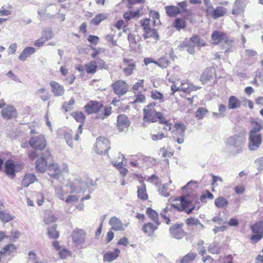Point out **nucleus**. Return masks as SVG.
Returning a JSON list of instances; mask_svg holds the SVG:
<instances>
[{
	"instance_id": "45",
	"label": "nucleus",
	"mask_w": 263,
	"mask_h": 263,
	"mask_svg": "<svg viewBox=\"0 0 263 263\" xmlns=\"http://www.w3.org/2000/svg\"><path fill=\"white\" fill-rule=\"evenodd\" d=\"M161 127L160 126L156 127L155 130L156 132H158L157 134H153L151 135L152 139L154 141H157L159 140H161L166 136L165 135L166 133L164 132H158Z\"/></svg>"
},
{
	"instance_id": "39",
	"label": "nucleus",
	"mask_w": 263,
	"mask_h": 263,
	"mask_svg": "<svg viewBox=\"0 0 263 263\" xmlns=\"http://www.w3.org/2000/svg\"><path fill=\"white\" fill-rule=\"evenodd\" d=\"M175 130L173 131L176 135H184L186 130L185 125L181 122H176L174 124Z\"/></svg>"
},
{
	"instance_id": "41",
	"label": "nucleus",
	"mask_w": 263,
	"mask_h": 263,
	"mask_svg": "<svg viewBox=\"0 0 263 263\" xmlns=\"http://www.w3.org/2000/svg\"><path fill=\"white\" fill-rule=\"evenodd\" d=\"M174 27L178 30L186 28V22L183 18L178 17L176 18L173 23Z\"/></svg>"
},
{
	"instance_id": "1",
	"label": "nucleus",
	"mask_w": 263,
	"mask_h": 263,
	"mask_svg": "<svg viewBox=\"0 0 263 263\" xmlns=\"http://www.w3.org/2000/svg\"><path fill=\"white\" fill-rule=\"evenodd\" d=\"M85 111L88 115L96 114L102 119L109 116L111 113V107H104L101 102L90 101L84 107Z\"/></svg>"
},
{
	"instance_id": "27",
	"label": "nucleus",
	"mask_w": 263,
	"mask_h": 263,
	"mask_svg": "<svg viewBox=\"0 0 263 263\" xmlns=\"http://www.w3.org/2000/svg\"><path fill=\"white\" fill-rule=\"evenodd\" d=\"M245 4L243 0H235L232 13L234 15H238L244 11Z\"/></svg>"
},
{
	"instance_id": "13",
	"label": "nucleus",
	"mask_w": 263,
	"mask_h": 263,
	"mask_svg": "<svg viewBox=\"0 0 263 263\" xmlns=\"http://www.w3.org/2000/svg\"><path fill=\"white\" fill-rule=\"evenodd\" d=\"M29 144L33 148L42 151L46 147L47 142L45 136L39 134L31 137L29 141Z\"/></svg>"
},
{
	"instance_id": "20",
	"label": "nucleus",
	"mask_w": 263,
	"mask_h": 263,
	"mask_svg": "<svg viewBox=\"0 0 263 263\" xmlns=\"http://www.w3.org/2000/svg\"><path fill=\"white\" fill-rule=\"evenodd\" d=\"M130 125V121L125 115H120L117 117L116 126L120 132L127 130Z\"/></svg>"
},
{
	"instance_id": "24",
	"label": "nucleus",
	"mask_w": 263,
	"mask_h": 263,
	"mask_svg": "<svg viewBox=\"0 0 263 263\" xmlns=\"http://www.w3.org/2000/svg\"><path fill=\"white\" fill-rule=\"evenodd\" d=\"M139 181L141 184L137 186V197L142 201H146L148 198L146 184L142 180H140Z\"/></svg>"
},
{
	"instance_id": "47",
	"label": "nucleus",
	"mask_w": 263,
	"mask_h": 263,
	"mask_svg": "<svg viewBox=\"0 0 263 263\" xmlns=\"http://www.w3.org/2000/svg\"><path fill=\"white\" fill-rule=\"evenodd\" d=\"M144 82V80H139L137 82L134 84L132 89L135 94L138 92H141V90L143 89Z\"/></svg>"
},
{
	"instance_id": "58",
	"label": "nucleus",
	"mask_w": 263,
	"mask_h": 263,
	"mask_svg": "<svg viewBox=\"0 0 263 263\" xmlns=\"http://www.w3.org/2000/svg\"><path fill=\"white\" fill-rule=\"evenodd\" d=\"M3 253L10 254L11 253L14 252L15 250V247L13 244H9L6 246L3 249Z\"/></svg>"
},
{
	"instance_id": "36",
	"label": "nucleus",
	"mask_w": 263,
	"mask_h": 263,
	"mask_svg": "<svg viewBox=\"0 0 263 263\" xmlns=\"http://www.w3.org/2000/svg\"><path fill=\"white\" fill-rule=\"evenodd\" d=\"M57 218L49 211H46L43 216V222L46 225H49L55 222Z\"/></svg>"
},
{
	"instance_id": "50",
	"label": "nucleus",
	"mask_w": 263,
	"mask_h": 263,
	"mask_svg": "<svg viewBox=\"0 0 263 263\" xmlns=\"http://www.w3.org/2000/svg\"><path fill=\"white\" fill-rule=\"evenodd\" d=\"M208 112L206 108L199 107L195 112V117L198 120L202 119Z\"/></svg>"
},
{
	"instance_id": "37",
	"label": "nucleus",
	"mask_w": 263,
	"mask_h": 263,
	"mask_svg": "<svg viewBox=\"0 0 263 263\" xmlns=\"http://www.w3.org/2000/svg\"><path fill=\"white\" fill-rule=\"evenodd\" d=\"M181 46L182 47L186 48L187 51L190 53L193 54L194 53L195 46L191 37L190 39H185L181 43Z\"/></svg>"
},
{
	"instance_id": "3",
	"label": "nucleus",
	"mask_w": 263,
	"mask_h": 263,
	"mask_svg": "<svg viewBox=\"0 0 263 263\" xmlns=\"http://www.w3.org/2000/svg\"><path fill=\"white\" fill-rule=\"evenodd\" d=\"M188 198V196L176 198L173 200L171 206L178 211H184L187 214H190L194 210L195 207L192 205L191 208H188L190 206L192 202L194 201V199H196V197L193 195L192 200L187 199Z\"/></svg>"
},
{
	"instance_id": "59",
	"label": "nucleus",
	"mask_w": 263,
	"mask_h": 263,
	"mask_svg": "<svg viewBox=\"0 0 263 263\" xmlns=\"http://www.w3.org/2000/svg\"><path fill=\"white\" fill-rule=\"evenodd\" d=\"M198 186V182L196 181L191 180L189 181L186 185L184 186L182 189V190H193L194 189L197 188Z\"/></svg>"
},
{
	"instance_id": "11",
	"label": "nucleus",
	"mask_w": 263,
	"mask_h": 263,
	"mask_svg": "<svg viewBox=\"0 0 263 263\" xmlns=\"http://www.w3.org/2000/svg\"><path fill=\"white\" fill-rule=\"evenodd\" d=\"M23 167L22 163L7 160L5 163V172L9 177L12 178L15 176V173L22 171Z\"/></svg>"
},
{
	"instance_id": "9",
	"label": "nucleus",
	"mask_w": 263,
	"mask_h": 263,
	"mask_svg": "<svg viewBox=\"0 0 263 263\" xmlns=\"http://www.w3.org/2000/svg\"><path fill=\"white\" fill-rule=\"evenodd\" d=\"M204 12L207 18L216 20L224 16L227 13V9L222 6H217L215 8L210 6L208 9H204Z\"/></svg>"
},
{
	"instance_id": "64",
	"label": "nucleus",
	"mask_w": 263,
	"mask_h": 263,
	"mask_svg": "<svg viewBox=\"0 0 263 263\" xmlns=\"http://www.w3.org/2000/svg\"><path fill=\"white\" fill-rule=\"evenodd\" d=\"M255 163L259 171H263V157L257 159Z\"/></svg>"
},
{
	"instance_id": "25",
	"label": "nucleus",
	"mask_w": 263,
	"mask_h": 263,
	"mask_svg": "<svg viewBox=\"0 0 263 263\" xmlns=\"http://www.w3.org/2000/svg\"><path fill=\"white\" fill-rule=\"evenodd\" d=\"M1 114L2 117L6 119L15 118L17 116L16 110L12 106H8L3 109Z\"/></svg>"
},
{
	"instance_id": "30",
	"label": "nucleus",
	"mask_w": 263,
	"mask_h": 263,
	"mask_svg": "<svg viewBox=\"0 0 263 263\" xmlns=\"http://www.w3.org/2000/svg\"><path fill=\"white\" fill-rule=\"evenodd\" d=\"M51 87V90L53 93L57 96H61L64 93V88L63 86L60 85L58 83L52 81L50 83Z\"/></svg>"
},
{
	"instance_id": "16",
	"label": "nucleus",
	"mask_w": 263,
	"mask_h": 263,
	"mask_svg": "<svg viewBox=\"0 0 263 263\" xmlns=\"http://www.w3.org/2000/svg\"><path fill=\"white\" fill-rule=\"evenodd\" d=\"M249 147L251 151L258 148L262 143V137L261 134H249Z\"/></svg>"
},
{
	"instance_id": "34",
	"label": "nucleus",
	"mask_w": 263,
	"mask_h": 263,
	"mask_svg": "<svg viewBox=\"0 0 263 263\" xmlns=\"http://www.w3.org/2000/svg\"><path fill=\"white\" fill-rule=\"evenodd\" d=\"M35 52V49L33 47H28L25 48L20 53L18 59L22 61H25L27 58Z\"/></svg>"
},
{
	"instance_id": "54",
	"label": "nucleus",
	"mask_w": 263,
	"mask_h": 263,
	"mask_svg": "<svg viewBox=\"0 0 263 263\" xmlns=\"http://www.w3.org/2000/svg\"><path fill=\"white\" fill-rule=\"evenodd\" d=\"M192 41L193 42L194 46L196 45L198 46L202 47L205 45L204 41L197 35H194L191 37Z\"/></svg>"
},
{
	"instance_id": "28",
	"label": "nucleus",
	"mask_w": 263,
	"mask_h": 263,
	"mask_svg": "<svg viewBox=\"0 0 263 263\" xmlns=\"http://www.w3.org/2000/svg\"><path fill=\"white\" fill-rule=\"evenodd\" d=\"M48 171L49 175L52 178L58 177L62 173L58 164L56 163L50 164L48 166Z\"/></svg>"
},
{
	"instance_id": "42",
	"label": "nucleus",
	"mask_w": 263,
	"mask_h": 263,
	"mask_svg": "<svg viewBox=\"0 0 263 263\" xmlns=\"http://www.w3.org/2000/svg\"><path fill=\"white\" fill-rule=\"evenodd\" d=\"M251 129L249 134H260L259 132L262 129V126L260 123L256 121H252L251 122Z\"/></svg>"
},
{
	"instance_id": "29",
	"label": "nucleus",
	"mask_w": 263,
	"mask_h": 263,
	"mask_svg": "<svg viewBox=\"0 0 263 263\" xmlns=\"http://www.w3.org/2000/svg\"><path fill=\"white\" fill-rule=\"evenodd\" d=\"M241 105V101L236 96H231L229 98L228 106L229 109H234L240 108Z\"/></svg>"
},
{
	"instance_id": "43",
	"label": "nucleus",
	"mask_w": 263,
	"mask_h": 263,
	"mask_svg": "<svg viewBox=\"0 0 263 263\" xmlns=\"http://www.w3.org/2000/svg\"><path fill=\"white\" fill-rule=\"evenodd\" d=\"M216 206L218 208H224L228 205V200L222 196H219L214 201Z\"/></svg>"
},
{
	"instance_id": "17",
	"label": "nucleus",
	"mask_w": 263,
	"mask_h": 263,
	"mask_svg": "<svg viewBox=\"0 0 263 263\" xmlns=\"http://www.w3.org/2000/svg\"><path fill=\"white\" fill-rule=\"evenodd\" d=\"M216 77V69L213 67L206 68L201 74L200 81L205 84Z\"/></svg>"
},
{
	"instance_id": "49",
	"label": "nucleus",
	"mask_w": 263,
	"mask_h": 263,
	"mask_svg": "<svg viewBox=\"0 0 263 263\" xmlns=\"http://www.w3.org/2000/svg\"><path fill=\"white\" fill-rule=\"evenodd\" d=\"M106 18V16L104 14L99 13L91 20L90 23L92 25H98Z\"/></svg>"
},
{
	"instance_id": "21",
	"label": "nucleus",
	"mask_w": 263,
	"mask_h": 263,
	"mask_svg": "<svg viewBox=\"0 0 263 263\" xmlns=\"http://www.w3.org/2000/svg\"><path fill=\"white\" fill-rule=\"evenodd\" d=\"M183 224H174L170 227V233L173 237L176 239L182 238L185 234L184 230L182 229Z\"/></svg>"
},
{
	"instance_id": "15",
	"label": "nucleus",
	"mask_w": 263,
	"mask_h": 263,
	"mask_svg": "<svg viewBox=\"0 0 263 263\" xmlns=\"http://www.w3.org/2000/svg\"><path fill=\"white\" fill-rule=\"evenodd\" d=\"M51 156L50 152L48 149L43 152L36 161V168L37 170L41 173H44L47 170V161L46 160Z\"/></svg>"
},
{
	"instance_id": "53",
	"label": "nucleus",
	"mask_w": 263,
	"mask_h": 263,
	"mask_svg": "<svg viewBox=\"0 0 263 263\" xmlns=\"http://www.w3.org/2000/svg\"><path fill=\"white\" fill-rule=\"evenodd\" d=\"M149 17L153 19L154 26L156 25V24L160 23V15L158 12L154 10H151L149 12Z\"/></svg>"
},
{
	"instance_id": "57",
	"label": "nucleus",
	"mask_w": 263,
	"mask_h": 263,
	"mask_svg": "<svg viewBox=\"0 0 263 263\" xmlns=\"http://www.w3.org/2000/svg\"><path fill=\"white\" fill-rule=\"evenodd\" d=\"M73 118L80 123H83L85 120V116L82 112H76L72 114Z\"/></svg>"
},
{
	"instance_id": "22",
	"label": "nucleus",
	"mask_w": 263,
	"mask_h": 263,
	"mask_svg": "<svg viewBox=\"0 0 263 263\" xmlns=\"http://www.w3.org/2000/svg\"><path fill=\"white\" fill-rule=\"evenodd\" d=\"M109 224L111 226V230L123 231L125 230V226L119 218L117 217H111L109 219Z\"/></svg>"
},
{
	"instance_id": "14",
	"label": "nucleus",
	"mask_w": 263,
	"mask_h": 263,
	"mask_svg": "<svg viewBox=\"0 0 263 263\" xmlns=\"http://www.w3.org/2000/svg\"><path fill=\"white\" fill-rule=\"evenodd\" d=\"M111 88L114 92L120 97L127 93L129 86L123 80H117L111 84Z\"/></svg>"
},
{
	"instance_id": "44",
	"label": "nucleus",
	"mask_w": 263,
	"mask_h": 263,
	"mask_svg": "<svg viewBox=\"0 0 263 263\" xmlns=\"http://www.w3.org/2000/svg\"><path fill=\"white\" fill-rule=\"evenodd\" d=\"M156 65L161 68H166L170 65V61L167 57H162L157 61Z\"/></svg>"
},
{
	"instance_id": "7",
	"label": "nucleus",
	"mask_w": 263,
	"mask_h": 263,
	"mask_svg": "<svg viewBox=\"0 0 263 263\" xmlns=\"http://www.w3.org/2000/svg\"><path fill=\"white\" fill-rule=\"evenodd\" d=\"M155 103L147 105L143 110L144 120L145 122H156L160 119L163 114L157 112L155 109Z\"/></svg>"
},
{
	"instance_id": "32",
	"label": "nucleus",
	"mask_w": 263,
	"mask_h": 263,
	"mask_svg": "<svg viewBox=\"0 0 263 263\" xmlns=\"http://www.w3.org/2000/svg\"><path fill=\"white\" fill-rule=\"evenodd\" d=\"M36 180L35 174L32 173L26 174L23 179L22 184L24 187L28 186L30 184L34 183Z\"/></svg>"
},
{
	"instance_id": "18",
	"label": "nucleus",
	"mask_w": 263,
	"mask_h": 263,
	"mask_svg": "<svg viewBox=\"0 0 263 263\" xmlns=\"http://www.w3.org/2000/svg\"><path fill=\"white\" fill-rule=\"evenodd\" d=\"M85 232L81 229H75L71 234L73 242L76 246H80L83 244L85 241Z\"/></svg>"
},
{
	"instance_id": "48",
	"label": "nucleus",
	"mask_w": 263,
	"mask_h": 263,
	"mask_svg": "<svg viewBox=\"0 0 263 263\" xmlns=\"http://www.w3.org/2000/svg\"><path fill=\"white\" fill-rule=\"evenodd\" d=\"M151 97L153 100H159L160 102H162L164 101L163 95L157 90H154L151 91Z\"/></svg>"
},
{
	"instance_id": "38",
	"label": "nucleus",
	"mask_w": 263,
	"mask_h": 263,
	"mask_svg": "<svg viewBox=\"0 0 263 263\" xmlns=\"http://www.w3.org/2000/svg\"><path fill=\"white\" fill-rule=\"evenodd\" d=\"M197 254L195 252H190L186 255H185L180 260V263H189L192 261H194L196 257Z\"/></svg>"
},
{
	"instance_id": "40",
	"label": "nucleus",
	"mask_w": 263,
	"mask_h": 263,
	"mask_svg": "<svg viewBox=\"0 0 263 263\" xmlns=\"http://www.w3.org/2000/svg\"><path fill=\"white\" fill-rule=\"evenodd\" d=\"M119 157L121 158V161L114 163V166L117 168L122 176H124L127 174L128 170L123 166L122 160L124 158V156L123 155H121Z\"/></svg>"
},
{
	"instance_id": "2",
	"label": "nucleus",
	"mask_w": 263,
	"mask_h": 263,
	"mask_svg": "<svg viewBox=\"0 0 263 263\" xmlns=\"http://www.w3.org/2000/svg\"><path fill=\"white\" fill-rule=\"evenodd\" d=\"M151 19L144 18L140 21V26L143 31V36L147 43H156L159 39V35L154 28L151 26Z\"/></svg>"
},
{
	"instance_id": "5",
	"label": "nucleus",
	"mask_w": 263,
	"mask_h": 263,
	"mask_svg": "<svg viewBox=\"0 0 263 263\" xmlns=\"http://www.w3.org/2000/svg\"><path fill=\"white\" fill-rule=\"evenodd\" d=\"M178 6H167L165 7L166 14L169 17H175L181 13H185V18L192 15L190 10L187 9V3L185 1L178 3Z\"/></svg>"
},
{
	"instance_id": "19",
	"label": "nucleus",
	"mask_w": 263,
	"mask_h": 263,
	"mask_svg": "<svg viewBox=\"0 0 263 263\" xmlns=\"http://www.w3.org/2000/svg\"><path fill=\"white\" fill-rule=\"evenodd\" d=\"M123 71L126 76L132 75L136 69V64L132 59L124 58L123 60Z\"/></svg>"
},
{
	"instance_id": "31",
	"label": "nucleus",
	"mask_w": 263,
	"mask_h": 263,
	"mask_svg": "<svg viewBox=\"0 0 263 263\" xmlns=\"http://www.w3.org/2000/svg\"><path fill=\"white\" fill-rule=\"evenodd\" d=\"M127 40L130 49L133 51H136L140 48V44L136 39L135 35L130 33L127 35Z\"/></svg>"
},
{
	"instance_id": "8",
	"label": "nucleus",
	"mask_w": 263,
	"mask_h": 263,
	"mask_svg": "<svg viewBox=\"0 0 263 263\" xmlns=\"http://www.w3.org/2000/svg\"><path fill=\"white\" fill-rule=\"evenodd\" d=\"M253 235L250 237L252 243H256L263 238V220L256 221L250 226Z\"/></svg>"
},
{
	"instance_id": "51",
	"label": "nucleus",
	"mask_w": 263,
	"mask_h": 263,
	"mask_svg": "<svg viewBox=\"0 0 263 263\" xmlns=\"http://www.w3.org/2000/svg\"><path fill=\"white\" fill-rule=\"evenodd\" d=\"M48 235L49 238L51 239H56L59 237V232L56 230V226L54 225L52 227L48 229Z\"/></svg>"
},
{
	"instance_id": "4",
	"label": "nucleus",
	"mask_w": 263,
	"mask_h": 263,
	"mask_svg": "<svg viewBox=\"0 0 263 263\" xmlns=\"http://www.w3.org/2000/svg\"><path fill=\"white\" fill-rule=\"evenodd\" d=\"M211 41L212 44L214 45H219L221 43L227 44L228 47L224 51L225 53L232 51L234 41L230 39L224 32L218 30L214 31L211 34Z\"/></svg>"
},
{
	"instance_id": "56",
	"label": "nucleus",
	"mask_w": 263,
	"mask_h": 263,
	"mask_svg": "<svg viewBox=\"0 0 263 263\" xmlns=\"http://www.w3.org/2000/svg\"><path fill=\"white\" fill-rule=\"evenodd\" d=\"M136 95L135 99L130 103L135 104L136 103H143L146 100V98L144 95L142 94L141 92H137Z\"/></svg>"
},
{
	"instance_id": "35",
	"label": "nucleus",
	"mask_w": 263,
	"mask_h": 263,
	"mask_svg": "<svg viewBox=\"0 0 263 263\" xmlns=\"http://www.w3.org/2000/svg\"><path fill=\"white\" fill-rule=\"evenodd\" d=\"M146 214L148 218L153 220L154 223L157 224V225H159L160 224L159 220L158 214L156 211L151 208H148L146 209Z\"/></svg>"
},
{
	"instance_id": "6",
	"label": "nucleus",
	"mask_w": 263,
	"mask_h": 263,
	"mask_svg": "<svg viewBox=\"0 0 263 263\" xmlns=\"http://www.w3.org/2000/svg\"><path fill=\"white\" fill-rule=\"evenodd\" d=\"M201 87L194 85L188 79L181 81L179 86H177L175 83H173L171 86L172 94L174 95L177 91L182 92L185 94H190L193 91H196Z\"/></svg>"
},
{
	"instance_id": "46",
	"label": "nucleus",
	"mask_w": 263,
	"mask_h": 263,
	"mask_svg": "<svg viewBox=\"0 0 263 263\" xmlns=\"http://www.w3.org/2000/svg\"><path fill=\"white\" fill-rule=\"evenodd\" d=\"M140 10H137L136 11H127L123 14V17L125 20L128 21L133 18L139 17L140 16Z\"/></svg>"
},
{
	"instance_id": "62",
	"label": "nucleus",
	"mask_w": 263,
	"mask_h": 263,
	"mask_svg": "<svg viewBox=\"0 0 263 263\" xmlns=\"http://www.w3.org/2000/svg\"><path fill=\"white\" fill-rule=\"evenodd\" d=\"M198 223L199 220L192 217H189L185 221V223L189 226L197 225Z\"/></svg>"
},
{
	"instance_id": "55",
	"label": "nucleus",
	"mask_w": 263,
	"mask_h": 263,
	"mask_svg": "<svg viewBox=\"0 0 263 263\" xmlns=\"http://www.w3.org/2000/svg\"><path fill=\"white\" fill-rule=\"evenodd\" d=\"M171 74L173 79L179 80L180 79V76L181 74V69L178 66L175 67L173 68Z\"/></svg>"
},
{
	"instance_id": "23",
	"label": "nucleus",
	"mask_w": 263,
	"mask_h": 263,
	"mask_svg": "<svg viewBox=\"0 0 263 263\" xmlns=\"http://www.w3.org/2000/svg\"><path fill=\"white\" fill-rule=\"evenodd\" d=\"M120 252L118 248L114 249L113 251H108L104 254L103 260L104 262H110L119 256Z\"/></svg>"
},
{
	"instance_id": "63",
	"label": "nucleus",
	"mask_w": 263,
	"mask_h": 263,
	"mask_svg": "<svg viewBox=\"0 0 263 263\" xmlns=\"http://www.w3.org/2000/svg\"><path fill=\"white\" fill-rule=\"evenodd\" d=\"M114 26L118 30H120L126 27L127 26V24H125L123 20H120L116 23Z\"/></svg>"
},
{
	"instance_id": "10",
	"label": "nucleus",
	"mask_w": 263,
	"mask_h": 263,
	"mask_svg": "<svg viewBox=\"0 0 263 263\" xmlns=\"http://www.w3.org/2000/svg\"><path fill=\"white\" fill-rule=\"evenodd\" d=\"M107 67V65L106 64L105 62L100 58H98L96 60L91 61L85 65L86 72L90 74L95 73L97 71L98 68L106 69Z\"/></svg>"
},
{
	"instance_id": "60",
	"label": "nucleus",
	"mask_w": 263,
	"mask_h": 263,
	"mask_svg": "<svg viewBox=\"0 0 263 263\" xmlns=\"http://www.w3.org/2000/svg\"><path fill=\"white\" fill-rule=\"evenodd\" d=\"M207 198H209L210 199H213L214 198V195L208 190L206 191L205 194L201 195V196L200 197V200L201 202H206V199Z\"/></svg>"
},
{
	"instance_id": "12",
	"label": "nucleus",
	"mask_w": 263,
	"mask_h": 263,
	"mask_svg": "<svg viewBox=\"0 0 263 263\" xmlns=\"http://www.w3.org/2000/svg\"><path fill=\"white\" fill-rule=\"evenodd\" d=\"M110 142L109 140L104 137H99L97 139L94 151L97 154L103 155L107 153L109 149Z\"/></svg>"
},
{
	"instance_id": "52",
	"label": "nucleus",
	"mask_w": 263,
	"mask_h": 263,
	"mask_svg": "<svg viewBox=\"0 0 263 263\" xmlns=\"http://www.w3.org/2000/svg\"><path fill=\"white\" fill-rule=\"evenodd\" d=\"M14 218V216H12L9 213L6 212L5 211L0 212V219L4 222H9L12 220Z\"/></svg>"
},
{
	"instance_id": "61",
	"label": "nucleus",
	"mask_w": 263,
	"mask_h": 263,
	"mask_svg": "<svg viewBox=\"0 0 263 263\" xmlns=\"http://www.w3.org/2000/svg\"><path fill=\"white\" fill-rule=\"evenodd\" d=\"M87 40L90 44L96 45L99 41V37L98 36L89 35L87 37Z\"/></svg>"
},
{
	"instance_id": "33",
	"label": "nucleus",
	"mask_w": 263,
	"mask_h": 263,
	"mask_svg": "<svg viewBox=\"0 0 263 263\" xmlns=\"http://www.w3.org/2000/svg\"><path fill=\"white\" fill-rule=\"evenodd\" d=\"M159 123L163 125L162 129L165 133L170 131L172 128V123L170 120H167L163 115L158 120Z\"/></svg>"
},
{
	"instance_id": "26",
	"label": "nucleus",
	"mask_w": 263,
	"mask_h": 263,
	"mask_svg": "<svg viewBox=\"0 0 263 263\" xmlns=\"http://www.w3.org/2000/svg\"><path fill=\"white\" fill-rule=\"evenodd\" d=\"M158 226L159 225H157L155 223L147 222L143 225L142 230L145 235L150 236H152L157 229Z\"/></svg>"
}]
</instances>
